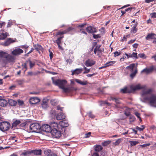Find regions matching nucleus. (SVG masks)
Returning a JSON list of instances; mask_svg holds the SVG:
<instances>
[{"mask_svg":"<svg viewBox=\"0 0 156 156\" xmlns=\"http://www.w3.org/2000/svg\"><path fill=\"white\" fill-rule=\"evenodd\" d=\"M129 36V35H127L126 36H124L123 37V38L121 40V41L123 42L124 41H126L127 37Z\"/></svg>","mask_w":156,"mask_h":156,"instance_id":"54","label":"nucleus"},{"mask_svg":"<svg viewBox=\"0 0 156 156\" xmlns=\"http://www.w3.org/2000/svg\"><path fill=\"white\" fill-rule=\"evenodd\" d=\"M115 63V61H111L108 62H107L105 65V66H107V67L112 65Z\"/></svg>","mask_w":156,"mask_h":156,"instance_id":"42","label":"nucleus"},{"mask_svg":"<svg viewBox=\"0 0 156 156\" xmlns=\"http://www.w3.org/2000/svg\"><path fill=\"white\" fill-rule=\"evenodd\" d=\"M30 131L32 132L39 133L41 130V126L38 123L31 124L30 126Z\"/></svg>","mask_w":156,"mask_h":156,"instance_id":"5","label":"nucleus"},{"mask_svg":"<svg viewBox=\"0 0 156 156\" xmlns=\"http://www.w3.org/2000/svg\"><path fill=\"white\" fill-rule=\"evenodd\" d=\"M8 102L3 98L0 96V106L2 107L6 106L8 104Z\"/></svg>","mask_w":156,"mask_h":156,"instance_id":"16","label":"nucleus"},{"mask_svg":"<svg viewBox=\"0 0 156 156\" xmlns=\"http://www.w3.org/2000/svg\"><path fill=\"white\" fill-rule=\"evenodd\" d=\"M125 55L126 56L127 58H132V55H131V53H129V54L127 53H125Z\"/></svg>","mask_w":156,"mask_h":156,"instance_id":"64","label":"nucleus"},{"mask_svg":"<svg viewBox=\"0 0 156 156\" xmlns=\"http://www.w3.org/2000/svg\"><path fill=\"white\" fill-rule=\"evenodd\" d=\"M44 154L46 156H57L56 154L53 153L51 150L46 149L44 151Z\"/></svg>","mask_w":156,"mask_h":156,"instance_id":"12","label":"nucleus"},{"mask_svg":"<svg viewBox=\"0 0 156 156\" xmlns=\"http://www.w3.org/2000/svg\"><path fill=\"white\" fill-rule=\"evenodd\" d=\"M28 62H27V61L23 64L22 65V66L23 67V69H25L24 71L25 72L27 69V63Z\"/></svg>","mask_w":156,"mask_h":156,"instance_id":"43","label":"nucleus"},{"mask_svg":"<svg viewBox=\"0 0 156 156\" xmlns=\"http://www.w3.org/2000/svg\"><path fill=\"white\" fill-rule=\"evenodd\" d=\"M65 93H70L73 90H76V89L73 87H63L61 88Z\"/></svg>","mask_w":156,"mask_h":156,"instance_id":"15","label":"nucleus"},{"mask_svg":"<svg viewBox=\"0 0 156 156\" xmlns=\"http://www.w3.org/2000/svg\"><path fill=\"white\" fill-rule=\"evenodd\" d=\"M33 46L34 48L35 49L38 51H39L40 50L41 51L43 49L41 46L39 44H34Z\"/></svg>","mask_w":156,"mask_h":156,"instance_id":"31","label":"nucleus"},{"mask_svg":"<svg viewBox=\"0 0 156 156\" xmlns=\"http://www.w3.org/2000/svg\"><path fill=\"white\" fill-rule=\"evenodd\" d=\"M75 81L76 83L82 85H85L88 84V82L87 81H82L79 79H76L75 80Z\"/></svg>","mask_w":156,"mask_h":156,"instance_id":"30","label":"nucleus"},{"mask_svg":"<svg viewBox=\"0 0 156 156\" xmlns=\"http://www.w3.org/2000/svg\"><path fill=\"white\" fill-rule=\"evenodd\" d=\"M58 124L55 122H53L51 123L50 126L51 127H53L54 128H57L58 127Z\"/></svg>","mask_w":156,"mask_h":156,"instance_id":"41","label":"nucleus"},{"mask_svg":"<svg viewBox=\"0 0 156 156\" xmlns=\"http://www.w3.org/2000/svg\"><path fill=\"white\" fill-rule=\"evenodd\" d=\"M4 31V30H1V32H1L0 34L1 35L3 36L2 39H5L8 36H9V34L7 32H5V33L3 32Z\"/></svg>","mask_w":156,"mask_h":156,"instance_id":"34","label":"nucleus"},{"mask_svg":"<svg viewBox=\"0 0 156 156\" xmlns=\"http://www.w3.org/2000/svg\"><path fill=\"white\" fill-rule=\"evenodd\" d=\"M156 35L154 33L149 34L146 37L145 39L147 40H150L155 38Z\"/></svg>","mask_w":156,"mask_h":156,"instance_id":"21","label":"nucleus"},{"mask_svg":"<svg viewBox=\"0 0 156 156\" xmlns=\"http://www.w3.org/2000/svg\"><path fill=\"white\" fill-rule=\"evenodd\" d=\"M111 99L112 101H114L117 104H119L120 103L119 100L117 98L112 97L111 98Z\"/></svg>","mask_w":156,"mask_h":156,"instance_id":"39","label":"nucleus"},{"mask_svg":"<svg viewBox=\"0 0 156 156\" xmlns=\"http://www.w3.org/2000/svg\"><path fill=\"white\" fill-rule=\"evenodd\" d=\"M145 86H141L140 84H138L136 86L132 85L130 87V90L128 89L127 87H125L122 89L121 90V92L124 94L130 93L136 90L145 88Z\"/></svg>","mask_w":156,"mask_h":156,"instance_id":"2","label":"nucleus"},{"mask_svg":"<svg viewBox=\"0 0 156 156\" xmlns=\"http://www.w3.org/2000/svg\"><path fill=\"white\" fill-rule=\"evenodd\" d=\"M95 64V61L93 60L88 59L86 60L85 62V65L87 67L90 66Z\"/></svg>","mask_w":156,"mask_h":156,"instance_id":"19","label":"nucleus"},{"mask_svg":"<svg viewBox=\"0 0 156 156\" xmlns=\"http://www.w3.org/2000/svg\"><path fill=\"white\" fill-rule=\"evenodd\" d=\"M154 68L153 66H151L150 68H145L143 69L141 72V73H145L146 74H148L152 72L154 70Z\"/></svg>","mask_w":156,"mask_h":156,"instance_id":"18","label":"nucleus"},{"mask_svg":"<svg viewBox=\"0 0 156 156\" xmlns=\"http://www.w3.org/2000/svg\"><path fill=\"white\" fill-rule=\"evenodd\" d=\"M21 123V121L19 120H16L12 124V127H15Z\"/></svg>","mask_w":156,"mask_h":156,"instance_id":"33","label":"nucleus"},{"mask_svg":"<svg viewBox=\"0 0 156 156\" xmlns=\"http://www.w3.org/2000/svg\"><path fill=\"white\" fill-rule=\"evenodd\" d=\"M40 100L37 97L31 98L30 99V102L31 104H36L39 102Z\"/></svg>","mask_w":156,"mask_h":156,"instance_id":"13","label":"nucleus"},{"mask_svg":"<svg viewBox=\"0 0 156 156\" xmlns=\"http://www.w3.org/2000/svg\"><path fill=\"white\" fill-rule=\"evenodd\" d=\"M135 41H136L135 39H134V40H130L128 42V44H132L133 43H134Z\"/></svg>","mask_w":156,"mask_h":156,"instance_id":"63","label":"nucleus"},{"mask_svg":"<svg viewBox=\"0 0 156 156\" xmlns=\"http://www.w3.org/2000/svg\"><path fill=\"white\" fill-rule=\"evenodd\" d=\"M28 62L29 63V66L30 69L32 68L35 65V62H34L31 61L30 58H28V60L27 61V62Z\"/></svg>","mask_w":156,"mask_h":156,"instance_id":"32","label":"nucleus"},{"mask_svg":"<svg viewBox=\"0 0 156 156\" xmlns=\"http://www.w3.org/2000/svg\"><path fill=\"white\" fill-rule=\"evenodd\" d=\"M20 47L23 49L24 48L25 49H27L29 47V46H28L27 45H25L21 46H20Z\"/></svg>","mask_w":156,"mask_h":156,"instance_id":"60","label":"nucleus"},{"mask_svg":"<svg viewBox=\"0 0 156 156\" xmlns=\"http://www.w3.org/2000/svg\"><path fill=\"white\" fill-rule=\"evenodd\" d=\"M138 56L140 58H146L145 55L144 53L139 54L138 55Z\"/></svg>","mask_w":156,"mask_h":156,"instance_id":"51","label":"nucleus"},{"mask_svg":"<svg viewBox=\"0 0 156 156\" xmlns=\"http://www.w3.org/2000/svg\"><path fill=\"white\" fill-rule=\"evenodd\" d=\"M133 9L134 10L135 9L134 7H129V8H128L127 9H125V10L126 12H127L128 11H131Z\"/></svg>","mask_w":156,"mask_h":156,"instance_id":"58","label":"nucleus"},{"mask_svg":"<svg viewBox=\"0 0 156 156\" xmlns=\"http://www.w3.org/2000/svg\"><path fill=\"white\" fill-rule=\"evenodd\" d=\"M7 39L9 41L10 44H11L12 43L14 42L15 41L12 38H9Z\"/></svg>","mask_w":156,"mask_h":156,"instance_id":"53","label":"nucleus"},{"mask_svg":"<svg viewBox=\"0 0 156 156\" xmlns=\"http://www.w3.org/2000/svg\"><path fill=\"white\" fill-rule=\"evenodd\" d=\"M122 141V138H119L117 139L115 142H113L112 145L114 146H115L119 144Z\"/></svg>","mask_w":156,"mask_h":156,"instance_id":"35","label":"nucleus"},{"mask_svg":"<svg viewBox=\"0 0 156 156\" xmlns=\"http://www.w3.org/2000/svg\"><path fill=\"white\" fill-rule=\"evenodd\" d=\"M87 31L89 33H92L97 32V30L94 27L90 26L87 27L86 29Z\"/></svg>","mask_w":156,"mask_h":156,"instance_id":"14","label":"nucleus"},{"mask_svg":"<svg viewBox=\"0 0 156 156\" xmlns=\"http://www.w3.org/2000/svg\"><path fill=\"white\" fill-rule=\"evenodd\" d=\"M16 81L18 84L21 85L23 83L24 80H17Z\"/></svg>","mask_w":156,"mask_h":156,"instance_id":"48","label":"nucleus"},{"mask_svg":"<svg viewBox=\"0 0 156 156\" xmlns=\"http://www.w3.org/2000/svg\"><path fill=\"white\" fill-rule=\"evenodd\" d=\"M131 55H132V58H134L136 59L138 58V57L137 56V53L133 52L132 54H131Z\"/></svg>","mask_w":156,"mask_h":156,"instance_id":"49","label":"nucleus"},{"mask_svg":"<svg viewBox=\"0 0 156 156\" xmlns=\"http://www.w3.org/2000/svg\"><path fill=\"white\" fill-rule=\"evenodd\" d=\"M41 106L43 109H46L48 107V101L47 99H44L43 100Z\"/></svg>","mask_w":156,"mask_h":156,"instance_id":"23","label":"nucleus"},{"mask_svg":"<svg viewBox=\"0 0 156 156\" xmlns=\"http://www.w3.org/2000/svg\"><path fill=\"white\" fill-rule=\"evenodd\" d=\"M10 126V123L8 122H3L0 124V129L3 132L7 131Z\"/></svg>","mask_w":156,"mask_h":156,"instance_id":"6","label":"nucleus"},{"mask_svg":"<svg viewBox=\"0 0 156 156\" xmlns=\"http://www.w3.org/2000/svg\"><path fill=\"white\" fill-rule=\"evenodd\" d=\"M129 142L131 146H135L139 143V142L136 141H130Z\"/></svg>","mask_w":156,"mask_h":156,"instance_id":"38","label":"nucleus"},{"mask_svg":"<svg viewBox=\"0 0 156 156\" xmlns=\"http://www.w3.org/2000/svg\"><path fill=\"white\" fill-rule=\"evenodd\" d=\"M64 30L66 32V34L70 32L75 31V28L73 27H69Z\"/></svg>","mask_w":156,"mask_h":156,"instance_id":"36","label":"nucleus"},{"mask_svg":"<svg viewBox=\"0 0 156 156\" xmlns=\"http://www.w3.org/2000/svg\"><path fill=\"white\" fill-rule=\"evenodd\" d=\"M41 130L46 132H51L52 130L50 126L46 124H44L42 126Z\"/></svg>","mask_w":156,"mask_h":156,"instance_id":"10","label":"nucleus"},{"mask_svg":"<svg viewBox=\"0 0 156 156\" xmlns=\"http://www.w3.org/2000/svg\"><path fill=\"white\" fill-rule=\"evenodd\" d=\"M114 57H116L117 56H119L121 54V52L116 51L114 53Z\"/></svg>","mask_w":156,"mask_h":156,"instance_id":"57","label":"nucleus"},{"mask_svg":"<svg viewBox=\"0 0 156 156\" xmlns=\"http://www.w3.org/2000/svg\"><path fill=\"white\" fill-rule=\"evenodd\" d=\"M31 154V150H24L21 154V156H29Z\"/></svg>","mask_w":156,"mask_h":156,"instance_id":"28","label":"nucleus"},{"mask_svg":"<svg viewBox=\"0 0 156 156\" xmlns=\"http://www.w3.org/2000/svg\"><path fill=\"white\" fill-rule=\"evenodd\" d=\"M17 102H18V105L19 106H22L23 105L24 103L23 101L22 100H21L20 99H19L17 100Z\"/></svg>","mask_w":156,"mask_h":156,"instance_id":"46","label":"nucleus"},{"mask_svg":"<svg viewBox=\"0 0 156 156\" xmlns=\"http://www.w3.org/2000/svg\"><path fill=\"white\" fill-rule=\"evenodd\" d=\"M10 44L9 43V41L6 40L4 42V44H3V45L4 46H8Z\"/></svg>","mask_w":156,"mask_h":156,"instance_id":"52","label":"nucleus"},{"mask_svg":"<svg viewBox=\"0 0 156 156\" xmlns=\"http://www.w3.org/2000/svg\"><path fill=\"white\" fill-rule=\"evenodd\" d=\"M150 144H150L148 143V144H144L143 145H140V146L142 148H144V147H146L147 146H149L150 145Z\"/></svg>","mask_w":156,"mask_h":156,"instance_id":"55","label":"nucleus"},{"mask_svg":"<svg viewBox=\"0 0 156 156\" xmlns=\"http://www.w3.org/2000/svg\"><path fill=\"white\" fill-rule=\"evenodd\" d=\"M83 71L82 68H77L74 70H72V75H78L81 73Z\"/></svg>","mask_w":156,"mask_h":156,"instance_id":"17","label":"nucleus"},{"mask_svg":"<svg viewBox=\"0 0 156 156\" xmlns=\"http://www.w3.org/2000/svg\"><path fill=\"white\" fill-rule=\"evenodd\" d=\"M32 154L36 155H40L42 153V151L41 149L31 150Z\"/></svg>","mask_w":156,"mask_h":156,"instance_id":"24","label":"nucleus"},{"mask_svg":"<svg viewBox=\"0 0 156 156\" xmlns=\"http://www.w3.org/2000/svg\"><path fill=\"white\" fill-rule=\"evenodd\" d=\"M137 64H136V66H137ZM132 73L130 74V77L132 79H133L134 77L135 76L136 74L138 72L137 69V66L136 67L135 69H134V70L133 72L132 71Z\"/></svg>","mask_w":156,"mask_h":156,"instance_id":"27","label":"nucleus"},{"mask_svg":"<svg viewBox=\"0 0 156 156\" xmlns=\"http://www.w3.org/2000/svg\"><path fill=\"white\" fill-rule=\"evenodd\" d=\"M95 152H98L100 154V156H104L105 153L102 151L103 147L100 145H96L94 146Z\"/></svg>","mask_w":156,"mask_h":156,"instance_id":"7","label":"nucleus"},{"mask_svg":"<svg viewBox=\"0 0 156 156\" xmlns=\"http://www.w3.org/2000/svg\"><path fill=\"white\" fill-rule=\"evenodd\" d=\"M53 83L55 85L58 86L60 88L65 86L67 83V81L65 80L57 79L56 80H54V77L51 78Z\"/></svg>","mask_w":156,"mask_h":156,"instance_id":"4","label":"nucleus"},{"mask_svg":"<svg viewBox=\"0 0 156 156\" xmlns=\"http://www.w3.org/2000/svg\"><path fill=\"white\" fill-rule=\"evenodd\" d=\"M59 124L63 128L67 127L69 125L67 121L65 120L60 121Z\"/></svg>","mask_w":156,"mask_h":156,"instance_id":"25","label":"nucleus"},{"mask_svg":"<svg viewBox=\"0 0 156 156\" xmlns=\"http://www.w3.org/2000/svg\"><path fill=\"white\" fill-rule=\"evenodd\" d=\"M153 91V90L151 89H148L147 90H144L142 93V96L144 99V98L147 96H151V95H149Z\"/></svg>","mask_w":156,"mask_h":156,"instance_id":"11","label":"nucleus"},{"mask_svg":"<svg viewBox=\"0 0 156 156\" xmlns=\"http://www.w3.org/2000/svg\"><path fill=\"white\" fill-rule=\"evenodd\" d=\"M53 137L54 138H58L61 136V134L60 131L58 130L55 128H53L51 131Z\"/></svg>","mask_w":156,"mask_h":156,"instance_id":"8","label":"nucleus"},{"mask_svg":"<svg viewBox=\"0 0 156 156\" xmlns=\"http://www.w3.org/2000/svg\"><path fill=\"white\" fill-rule=\"evenodd\" d=\"M66 34V32L65 31V30L62 31H58L56 33V36H57L59 35H61L64 34Z\"/></svg>","mask_w":156,"mask_h":156,"instance_id":"44","label":"nucleus"},{"mask_svg":"<svg viewBox=\"0 0 156 156\" xmlns=\"http://www.w3.org/2000/svg\"><path fill=\"white\" fill-rule=\"evenodd\" d=\"M144 100L149 101L150 104L156 107V94H152L151 96H147L144 98Z\"/></svg>","mask_w":156,"mask_h":156,"instance_id":"3","label":"nucleus"},{"mask_svg":"<svg viewBox=\"0 0 156 156\" xmlns=\"http://www.w3.org/2000/svg\"><path fill=\"white\" fill-rule=\"evenodd\" d=\"M136 129L141 131L143 130L144 129V125H142L141 126V128H140L138 126H136Z\"/></svg>","mask_w":156,"mask_h":156,"instance_id":"45","label":"nucleus"},{"mask_svg":"<svg viewBox=\"0 0 156 156\" xmlns=\"http://www.w3.org/2000/svg\"><path fill=\"white\" fill-rule=\"evenodd\" d=\"M150 16L152 18H156V12H154L150 14Z\"/></svg>","mask_w":156,"mask_h":156,"instance_id":"56","label":"nucleus"},{"mask_svg":"<svg viewBox=\"0 0 156 156\" xmlns=\"http://www.w3.org/2000/svg\"><path fill=\"white\" fill-rule=\"evenodd\" d=\"M64 36H62L60 37H58L57 39L56 40L54 41L53 42L54 43H56L58 46V48L61 50H63L64 48L61 46V44L62 40Z\"/></svg>","mask_w":156,"mask_h":156,"instance_id":"9","label":"nucleus"},{"mask_svg":"<svg viewBox=\"0 0 156 156\" xmlns=\"http://www.w3.org/2000/svg\"><path fill=\"white\" fill-rule=\"evenodd\" d=\"M135 114L140 120H141V119L140 117V114L138 112H136L135 113Z\"/></svg>","mask_w":156,"mask_h":156,"instance_id":"61","label":"nucleus"},{"mask_svg":"<svg viewBox=\"0 0 156 156\" xmlns=\"http://www.w3.org/2000/svg\"><path fill=\"white\" fill-rule=\"evenodd\" d=\"M111 142L110 140L105 141L102 143V145L104 146H106L109 145Z\"/></svg>","mask_w":156,"mask_h":156,"instance_id":"40","label":"nucleus"},{"mask_svg":"<svg viewBox=\"0 0 156 156\" xmlns=\"http://www.w3.org/2000/svg\"><path fill=\"white\" fill-rule=\"evenodd\" d=\"M135 64L134 63H132L130 64L129 66L126 67V69H129L131 70V72L133 71V68L135 66Z\"/></svg>","mask_w":156,"mask_h":156,"instance_id":"37","label":"nucleus"},{"mask_svg":"<svg viewBox=\"0 0 156 156\" xmlns=\"http://www.w3.org/2000/svg\"><path fill=\"white\" fill-rule=\"evenodd\" d=\"M65 115L62 112L59 113L56 116V119L58 120H61L65 119Z\"/></svg>","mask_w":156,"mask_h":156,"instance_id":"20","label":"nucleus"},{"mask_svg":"<svg viewBox=\"0 0 156 156\" xmlns=\"http://www.w3.org/2000/svg\"><path fill=\"white\" fill-rule=\"evenodd\" d=\"M101 45H97L96 46L95 48L94 49V52L95 54H96L98 51H103L104 50L103 49V50L100 49Z\"/></svg>","mask_w":156,"mask_h":156,"instance_id":"29","label":"nucleus"},{"mask_svg":"<svg viewBox=\"0 0 156 156\" xmlns=\"http://www.w3.org/2000/svg\"><path fill=\"white\" fill-rule=\"evenodd\" d=\"M23 51L20 48H16L11 52L12 55L8 53L0 50V58L5 59L4 62L7 63H14L16 59L15 56L20 55L23 53Z\"/></svg>","mask_w":156,"mask_h":156,"instance_id":"1","label":"nucleus"},{"mask_svg":"<svg viewBox=\"0 0 156 156\" xmlns=\"http://www.w3.org/2000/svg\"><path fill=\"white\" fill-rule=\"evenodd\" d=\"M87 115L91 118H94L95 117V116L92 114V112H89L87 113Z\"/></svg>","mask_w":156,"mask_h":156,"instance_id":"47","label":"nucleus"},{"mask_svg":"<svg viewBox=\"0 0 156 156\" xmlns=\"http://www.w3.org/2000/svg\"><path fill=\"white\" fill-rule=\"evenodd\" d=\"M86 25V23H83L80 24L78 25L77 26L78 27L82 28L84 27L85 25Z\"/></svg>","mask_w":156,"mask_h":156,"instance_id":"62","label":"nucleus"},{"mask_svg":"<svg viewBox=\"0 0 156 156\" xmlns=\"http://www.w3.org/2000/svg\"><path fill=\"white\" fill-rule=\"evenodd\" d=\"M138 23L137 22H136L135 24L133 25V27L131 29L130 33H135L137 32L138 29L136 27Z\"/></svg>","mask_w":156,"mask_h":156,"instance_id":"22","label":"nucleus"},{"mask_svg":"<svg viewBox=\"0 0 156 156\" xmlns=\"http://www.w3.org/2000/svg\"><path fill=\"white\" fill-rule=\"evenodd\" d=\"M92 156H100V154L98 152H94L93 153Z\"/></svg>","mask_w":156,"mask_h":156,"instance_id":"59","label":"nucleus"},{"mask_svg":"<svg viewBox=\"0 0 156 156\" xmlns=\"http://www.w3.org/2000/svg\"><path fill=\"white\" fill-rule=\"evenodd\" d=\"M93 37L95 39H96L101 37V36L100 34H93Z\"/></svg>","mask_w":156,"mask_h":156,"instance_id":"50","label":"nucleus"},{"mask_svg":"<svg viewBox=\"0 0 156 156\" xmlns=\"http://www.w3.org/2000/svg\"><path fill=\"white\" fill-rule=\"evenodd\" d=\"M8 103L11 106H15L17 104V102L13 99H10L8 100Z\"/></svg>","mask_w":156,"mask_h":156,"instance_id":"26","label":"nucleus"}]
</instances>
